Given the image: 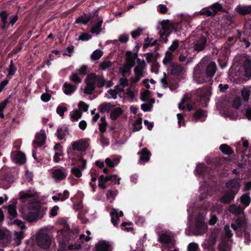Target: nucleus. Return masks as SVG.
<instances>
[{
	"label": "nucleus",
	"mask_w": 251,
	"mask_h": 251,
	"mask_svg": "<svg viewBox=\"0 0 251 251\" xmlns=\"http://www.w3.org/2000/svg\"><path fill=\"white\" fill-rule=\"evenodd\" d=\"M46 140V135L44 131L42 133H37L35 135V139L33 143L35 146V147L39 148L44 145Z\"/></svg>",
	"instance_id": "13"
},
{
	"label": "nucleus",
	"mask_w": 251,
	"mask_h": 251,
	"mask_svg": "<svg viewBox=\"0 0 251 251\" xmlns=\"http://www.w3.org/2000/svg\"><path fill=\"white\" fill-rule=\"evenodd\" d=\"M184 69L183 67L177 63H172L171 65V74L175 76L180 75Z\"/></svg>",
	"instance_id": "16"
},
{
	"label": "nucleus",
	"mask_w": 251,
	"mask_h": 251,
	"mask_svg": "<svg viewBox=\"0 0 251 251\" xmlns=\"http://www.w3.org/2000/svg\"><path fill=\"white\" fill-rule=\"evenodd\" d=\"M132 225V223L131 222H123L121 225V228L122 230H125L127 232H131L133 230V227L128 226Z\"/></svg>",
	"instance_id": "47"
},
{
	"label": "nucleus",
	"mask_w": 251,
	"mask_h": 251,
	"mask_svg": "<svg viewBox=\"0 0 251 251\" xmlns=\"http://www.w3.org/2000/svg\"><path fill=\"white\" fill-rule=\"evenodd\" d=\"M37 243L38 246L44 249L49 248L51 244L50 236L46 233H41L36 237Z\"/></svg>",
	"instance_id": "10"
},
{
	"label": "nucleus",
	"mask_w": 251,
	"mask_h": 251,
	"mask_svg": "<svg viewBox=\"0 0 251 251\" xmlns=\"http://www.w3.org/2000/svg\"><path fill=\"white\" fill-rule=\"evenodd\" d=\"M17 71V68L13 63L12 60L10 61V64L9 67L8 75H13Z\"/></svg>",
	"instance_id": "55"
},
{
	"label": "nucleus",
	"mask_w": 251,
	"mask_h": 251,
	"mask_svg": "<svg viewBox=\"0 0 251 251\" xmlns=\"http://www.w3.org/2000/svg\"><path fill=\"white\" fill-rule=\"evenodd\" d=\"M151 95V91L149 90H145L143 93L141 95V100L143 101H146L148 100Z\"/></svg>",
	"instance_id": "57"
},
{
	"label": "nucleus",
	"mask_w": 251,
	"mask_h": 251,
	"mask_svg": "<svg viewBox=\"0 0 251 251\" xmlns=\"http://www.w3.org/2000/svg\"><path fill=\"white\" fill-rule=\"evenodd\" d=\"M235 10L241 15H248L251 13V5L247 6L238 5L236 7Z\"/></svg>",
	"instance_id": "20"
},
{
	"label": "nucleus",
	"mask_w": 251,
	"mask_h": 251,
	"mask_svg": "<svg viewBox=\"0 0 251 251\" xmlns=\"http://www.w3.org/2000/svg\"><path fill=\"white\" fill-rule=\"evenodd\" d=\"M171 23L169 20H163L161 23V29L159 32L160 38L165 43L168 41V37L171 34Z\"/></svg>",
	"instance_id": "7"
},
{
	"label": "nucleus",
	"mask_w": 251,
	"mask_h": 251,
	"mask_svg": "<svg viewBox=\"0 0 251 251\" xmlns=\"http://www.w3.org/2000/svg\"><path fill=\"white\" fill-rule=\"evenodd\" d=\"M71 172L77 178H80L82 176V172L78 168H72Z\"/></svg>",
	"instance_id": "59"
},
{
	"label": "nucleus",
	"mask_w": 251,
	"mask_h": 251,
	"mask_svg": "<svg viewBox=\"0 0 251 251\" xmlns=\"http://www.w3.org/2000/svg\"><path fill=\"white\" fill-rule=\"evenodd\" d=\"M100 142L102 146H108L110 143L109 139L103 134H100Z\"/></svg>",
	"instance_id": "60"
},
{
	"label": "nucleus",
	"mask_w": 251,
	"mask_h": 251,
	"mask_svg": "<svg viewBox=\"0 0 251 251\" xmlns=\"http://www.w3.org/2000/svg\"><path fill=\"white\" fill-rule=\"evenodd\" d=\"M142 31L143 30L141 28L138 27L137 29L133 30L131 32V35L133 38L136 39L140 36Z\"/></svg>",
	"instance_id": "63"
},
{
	"label": "nucleus",
	"mask_w": 251,
	"mask_h": 251,
	"mask_svg": "<svg viewBox=\"0 0 251 251\" xmlns=\"http://www.w3.org/2000/svg\"><path fill=\"white\" fill-rule=\"evenodd\" d=\"M97 75L95 73L88 74L85 79L86 87L84 89V93L86 94H92L95 90L96 86V79Z\"/></svg>",
	"instance_id": "8"
},
{
	"label": "nucleus",
	"mask_w": 251,
	"mask_h": 251,
	"mask_svg": "<svg viewBox=\"0 0 251 251\" xmlns=\"http://www.w3.org/2000/svg\"><path fill=\"white\" fill-rule=\"evenodd\" d=\"M218 238V233L216 231H213L208 240L204 245V249L211 251H214V246L216 244L217 239Z\"/></svg>",
	"instance_id": "11"
},
{
	"label": "nucleus",
	"mask_w": 251,
	"mask_h": 251,
	"mask_svg": "<svg viewBox=\"0 0 251 251\" xmlns=\"http://www.w3.org/2000/svg\"><path fill=\"white\" fill-rule=\"evenodd\" d=\"M32 156L38 163H41L44 158V156L38 151L37 147H34L32 150Z\"/></svg>",
	"instance_id": "33"
},
{
	"label": "nucleus",
	"mask_w": 251,
	"mask_h": 251,
	"mask_svg": "<svg viewBox=\"0 0 251 251\" xmlns=\"http://www.w3.org/2000/svg\"><path fill=\"white\" fill-rule=\"evenodd\" d=\"M243 69L244 70V75L246 77H251V60L246 59L243 62Z\"/></svg>",
	"instance_id": "24"
},
{
	"label": "nucleus",
	"mask_w": 251,
	"mask_h": 251,
	"mask_svg": "<svg viewBox=\"0 0 251 251\" xmlns=\"http://www.w3.org/2000/svg\"><path fill=\"white\" fill-rule=\"evenodd\" d=\"M92 19V17L91 15L84 14L83 15L79 16L76 19L75 23L86 25Z\"/></svg>",
	"instance_id": "26"
},
{
	"label": "nucleus",
	"mask_w": 251,
	"mask_h": 251,
	"mask_svg": "<svg viewBox=\"0 0 251 251\" xmlns=\"http://www.w3.org/2000/svg\"><path fill=\"white\" fill-rule=\"evenodd\" d=\"M96 251H111L110 244L105 241L99 242L95 246Z\"/></svg>",
	"instance_id": "19"
},
{
	"label": "nucleus",
	"mask_w": 251,
	"mask_h": 251,
	"mask_svg": "<svg viewBox=\"0 0 251 251\" xmlns=\"http://www.w3.org/2000/svg\"><path fill=\"white\" fill-rule=\"evenodd\" d=\"M242 234H244V237L245 239L244 243L247 245H249L251 242V234L248 231L247 228L243 229V231L239 232L238 231L237 232V235L241 236Z\"/></svg>",
	"instance_id": "35"
},
{
	"label": "nucleus",
	"mask_w": 251,
	"mask_h": 251,
	"mask_svg": "<svg viewBox=\"0 0 251 251\" xmlns=\"http://www.w3.org/2000/svg\"><path fill=\"white\" fill-rule=\"evenodd\" d=\"M158 241L162 244L170 245L172 247L175 246V244L172 241V237L165 233L159 234Z\"/></svg>",
	"instance_id": "15"
},
{
	"label": "nucleus",
	"mask_w": 251,
	"mask_h": 251,
	"mask_svg": "<svg viewBox=\"0 0 251 251\" xmlns=\"http://www.w3.org/2000/svg\"><path fill=\"white\" fill-rule=\"evenodd\" d=\"M198 248V245L194 242L190 243L188 246V251H197Z\"/></svg>",
	"instance_id": "64"
},
{
	"label": "nucleus",
	"mask_w": 251,
	"mask_h": 251,
	"mask_svg": "<svg viewBox=\"0 0 251 251\" xmlns=\"http://www.w3.org/2000/svg\"><path fill=\"white\" fill-rule=\"evenodd\" d=\"M0 17L1 19L0 27L2 30L7 28L8 14L6 11H2L0 13Z\"/></svg>",
	"instance_id": "28"
},
{
	"label": "nucleus",
	"mask_w": 251,
	"mask_h": 251,
	"mask_svg": "<svg viewBox=\"0 0 251 251\" xmlns=\"http://www.w3.org/2000/svg\"><path fill=\"white\" fill-rule=\"evenodd\" d=\"M11 156L13 160L16 163L24 164L25 162V155L21 151L13 152Z\"/></svg>",
	"instance_id": "17"
},
{
	"label": "nucleus",
	"mask_w": 251,
	"mask_h": 251,
	"mask_svg": "<svg viewBox=\"0 0 251 251\" xmlns=\"http://www.w3.org/2000/svg\"><path fill=\"white\" fill-rule=\"evenodd\" d=\"M67 130L68 129L67 128H65L64 130H63L62 127L58 128L55 134L60 140L63 139L66 135L65 132H66Z\"/></svg>",
	"instance_id": "48"
},
{
	"label": "nucleus",
	"mask_w": 251,
	"mask_h": 251,
	"mask_svg": "<svg viewBox=\"0 0 251 251\" xmlns=\"http://www.w3.org/2000/svg\"><path fill=\"white\" fill-rule=\"evenodd\" d=\"M67 111V108L65 106L59 105L56 108L57 113L61 117H63L64 115L65 112Z\"/></svg>",
	"instance_id": "61"
},
{
	"label": "nucleus",
	"mask_w": 251,
	"mask_h": 251,
	"mask_svg": "<svg viewBox=\"0 0 251 251\" xmlns=\"http://www.w3.org/2000/svg\"><path fill=\"white\" fill-rule=\"evenodd\" d=\"M70 233L72 232L68 225L65 226L63 229L58 231V234L62 235L64 237Z\"/></svg>",
	"instance_id": "45"
},
{
	"label": "nucleus",
	"mask_w": 251,
	"mask_h": 251,
	"mask_svg": "<svg viewBox=\"0 0 251 251\" xmlns=\"http://www.w3.org/2000/svg\"><path fill=\"white\" fill-rule=\"evenodd\" d=\"M207 167L204 164L200 163L197 165L195 170V174L196 176L205 175L207 172Z\"/></svg>",
	"instance_id": "23"
},
{
	"label": "nucleus",
	"mask_w": 251,
	"mask_h": 251,
	"mask_svg": "<svg viewBox=\"0 0 251 251\" xmlns=\"http://www.w3.org/2000/svg\"><path fill=\"white\" fill-rule=\"evenodd\" d=\"M146 67L145 61L143 60L142 65L138 64L134 69L135 75H138L142 77L145 76L144 70Z\"/></svg>",
	"instance_id": "22"
},
{
	"label": "nucleus",
	"mask_w": 251,
	"mask_h": 251,
	"mask_svg": "<svg viewBox=\"0 0 251 251\" xmlns=\"http://www.w3.org/2000/svg\"><path fill=\"white\" fill-rule=\"evenodd\" d=\"M71 81L75 83H79L81 82V79L78 76L77 74L73 73L70 76Z\"/></svg>",
	"instance_id": "58"
},
{
	"label": "nucleus",
	"mask_w": 251,
	"mask_h": 251,
	"mask_svg": "<svg viewBox=\"0 0 251 251\" xmlns=\"http://www.w3.org/2000/svg\"><path fill=\"white\" fill-rule=\"evenodd\" d=\"M7 210L10 219H13L17 217V212L15 205L13 204L9 205L7 207Z\"/></svg>",
	"instance_id": "36"
},
{
	"label": "nucleus",
	"mask_w": 251,
	"mask_h": 251,
	"mask_svg": "<svg viewBox=\"0 0 251 251\" xmlns=\"http://www.w3.org/2000/svg\"><path fill=\"white\" fill-rule=\"evenodd\" d=\"M251 95V91L249 89L244 88L241 91V96L245 102H248Z\"/></svg>",
	"instance_id": "43"
},
{
	"label": "nucleus",
	"mask_w": 251,
	"mask_h": 251,
	"mask_svg": "<svg viewBox=\"0 0 251 251\" xmlns=\"http://www.w3.org/2000/svg\"><path fill=\"white\" fill-rule=\"evenodd\" d=\"M121 178L118 177L116 175H109L104 176L101 175L98 179V186L100 188L105 189L106 188V183L108 181H111L114 184H120Z\"/></svg>",
	"instance_id": "6"
},
{
	"label": "nucleus",
	"mask_w": 251,
	"mask_h": 251,
	"mask_svg": "<svg viewBox=\"0 0 251 251\" xmlns=\"http://www.w3.org/2000/svg\"><path fill=\"white\" fill-rule=\"evenodd\" d=\"M131 68L128 66L126 64H124L122 68H120V73L121 75L125 76L126 74H130L131 72Z\"/></svg>",
	"instance_id": "50"
},
{
	"label": "nucleus",
	"mask_w": 251,
	"mask_h": 251,
	"mask_svg": "<svg viewBox=\"0 0 251 251\" xmlns=\"http://www.w3.org/2000/svg\"><path fill=\"white\" fill-rule=\"evenodd\" d=\"M219 149L223 153L226 155H231L234 153L231 148L226 144L221 145Z\"/></svg>",
	"instance_id": "34"
},
{
	"label": "nucleus",
	"mask_w": 251,
	"mask_h": 251,
	"mask_svg": "<svg viewBox=\"0 0 251 251\" xmlns=\"http://www.w3.org/2000/svg\"><path fill=\"white\" fill-rule=\"evenodd\" d=\"M114 107V105L109 102H103L100 104L98 107V110L101 113H103L106 111L109 112L112 108Z\"/></svg>",
	"instance_id": "29"
},
{
	"label": "nucleus",
	"mask_w": 251,
	"mask_h": 251,
	"mask_svg": "<svg viewBox=\"0 0 251 251\" xmlns=\"http://www.w3.org/2000/svg\"><path fill=\"white\" fill-rule=\"evenodd\" d=\"M64 93L68 95H71L74 92L76 88V87L74 86L70 83L65 82L63 84Z\"/></svg>",
	"instance_id": "31"
},
{
	"label": "nucleus",
	"mask_w": 251,
	"mask_h": 251,
	"mask_svg": "<svg viewBox=\"0 0 251 251\" xmlns=\"http://www.w3.org/2000/svg\"><path fill=\"white\" fill-rule=\"evenodd\" d=\"M71 120L72 121H77L82 116V112L77 109H75L74 111L73 114L70 113Z\"/></svg>",
	"instance_id": "41"
},
{
	"label": "nucleus",
	"mask_w": 251,
	"mask_h": 251,
	"mask_svg": "<svg viewBox=\"0 0 251 251\" xmlns=\"http://www.w3.org/2000/svg\"><path fill=\"white\" fill-rule=\"evenodd\" d=\"M225 186L223 196L220 199V201L225 204L230 203L235 199L241 187L240 180L237 178H233L227 181Z\"/></svg>",
	"instance_id": "1"
},
{
	"label": "nucleus",
	"mask_w": 251,
	"mask_h": 251,
	"mask_svg": "<svg viewBox=\"0 0 251 251\" xmlns=\"http://www.w3.org/2000/svg\"><path fill=\"white\" fill-rule=\"evenodd\" d=\"M236 223L238 228L239 229V230H238V231L239 232L243 231V229L247 228L246 222L244 221H242L240 219H237L236 221Z\"/></svg>",
	"instance_id": "49"
},
{
	"label": "nucleus",
	"mask_w": 251,
	"mask_h": 251,
	"mask_svg": "<svg viewBox=\"0 0 251 251\" xmlns=\"http://www.w3.org/2000/svg\"><path fill=\"white\" fill-rule=\"evenodd\" d=\"M51 171L52 177L56 181H61L65 179L68 174V170L62 166L54 167Z\"/></svg>",
	"instance_id": "9"
},
{
	"label": "nucleus",
	"mask_w": 251,
	"mask_h": 251,
	"mask_svg": "<svg viewBox=\"0 0 251 251\" xmlns=\"http://www.w3.org/2000/svg\"><path fill=\"white\" fill-rule=\"evenodd\" d=\"M219 251H230L231 245L229 240L223 239L218 245Z\"/></svg>",
	"instance_id": "25"
},
{
	"label": "nucleus",
	"mask_w": 251,
	"mask_h": 251,
	"mask_svg": "<svg viewBox=\"0 0 251 251\" xmlns=\"http://www.w3.org/2000/svg\"><path fill=\"white\" fill-rule=\"evenodd\" d=\"M206 117L205 111L202 109H197L195 112L193 114L192 120L195 122H197L198 120L204 121Z\"/></svg>",
	"instance_id": "18"
},
{
	"label": "nucleus",
	"mask_w": 251,
	"mask_h": 251,
	"mask_svg": "<svg viewBox=\"0 0 251 251\" xmlns=\"http://www.w3.org/2000/svg\"><path fill=\"white\" fill-rule=\"evenodd\" d=\"M208 227L205 222V217L202 213H199L195 219L193 233L196 236L202 235L206 233Z\"/></svg>",
	"instance_id": "5"
},
{
	"label": "nucleus",
	"mask_w": 251,
	"mask_h": 251,
	"mask_svg": "<svg viewBox=\"0 0 251 251\" xmlns=\"http://www.w3.org/2000/svg\"><path fill=\"white\" fill-rule=\"evenodd\" d=\"M217 71V65L214 62L209 63L204 72L198 71L195 73L197 81L200 83H203L210 81Z\"/></svg>",
	"instance_id": "2"
},
{
	"label": "nucleus",
	"mask_w": 251,
	"mask_h": 251,
	"mask_svg": "<svg viewBox=\"0 0 251 251\" xmlns=\"http://www.w3.org/2000/svg\"><path fill=\"white\" fill-rule=\"evenodd\" d=\"M123 112V110L120 107H116L114 108L113 109L111 110L110 112V118L113 120L115 121L117 119L118 117L122 114Z\"/></svg>",
	"instance_id": "30"
},
{
	"label": "nucleus",
	"mask_w": 251,
	"mask_h": 251,
	"mask_svg": "<svg viewBox=\"0 0 251 251\" xmlns=\"http://www.w3.org/2000/svg\"><path fill=\"white\" fill-rule=\"evenodd\" d=\"M200 14L201 15H206L207 17H214V13L207 8H203Z\"/></svg>",
	"instance_id": "62"
},
{
	"label": "nucleus",
	"mask_w": 251,
	"mask_h": 251,
	"mask_svg": "<svg viewBox=\"0 0 251 251\" xmlns=\"http://www.w3.org/2000/svg\"><path fill=\"white\" fill-rule=\"evenodd\" d=\"M112 65V63L110 61H104L100 63V68L102 70H106L110 68Z\"/></svg>",
	"instance_id": "54"
},
{
	"label": "nucleus",
	"mask_w": 251,
	"mask_h": 251,
	"mask_svg": "<svg viewBox=\"0 0 251 251\" xmlns=\"http://www.w3.org/2000/svg\"><path fill=\"white\" fill-rule=\"evenodd\" d=\"M111 216V222L114 226H116L118 222L120 221L118 214V210L116 209H112L110 212Z\"/></svg>",
	"instance_id": "27"
},
{
	"label": "nucleus",
	"mask_w": 251,
	"mask_h": 251,
	"mask_svg": "<svg viewBox=\"0 0 251 251\" xmlns=\"http://www.w3.org/2000/svg\"><path fill=\"white\" fill-rule=\"evenodd\" d=\"M96 82H97L98 87L101 88L105 85L106 80L102 75L99 76H97Z\"/></svg>",
	"instance_id": "52"
},
{
	"label": "nucleus",
	"mask_w": 251,
	"mask_h": 251,
	"mask_svg": "<svg viewBox=\"0 0 251 251\" xmlns=\"http://www.w3.org/2000/svg\"><path fill=\"white\" fill-rule=\"evenodd\" d=\"M103 55V52L100 50H95L91 54V57L92 60L99 59Z\"/></svg>",
	"instance_id": "46"
},
{
	"label": "nucleus",
	"mask_w": 251,
	"mask_h": 251,
	"mask_svg": "<svg viewBox=\"0 0 251 251\" xmlns=\"http://www.w3.org/2000/svg\"><path fill=\"white\" fill-rule=\"evenodd\" d=\"M140 154V161L147 162L149 161L151 156V152L146 148H143L141 151L138 152Z\"/></svg>",
	"instance_id": "21"
},
{
	"label": "nucleus",
	"mask_w": 251,
	"mask_h": 251,
	"mask_svg": "<svg viewBox=\"0 0 251 251\" xmlns=\"http://www.w3.org/2000/svg\"><path fill=\"white\" fill-rule=\"evenodd\" d=\"M118 193V191L117 190H108L106 194V196L108 200H114Z\"/></svg>",
	"instance_id": "51"
},
{
	"label": "nucleus",
	"mask_w": 251,
	"mask_h": 251,
	"mask_svg": "<svg viewBox=\"0 0 251 251\" xmlns=\"http://www.w3.org/2000/svg\"><path fill=\"white\" fill-rule=\"evenodd\" d=\"M89 146V144L85 139H80L72 144V148L68 150V154L72 160L75 159L76 151L84 152Z\"/></svg>",
	"instance_id": "4"
},
{
	"label": "nucleus",
	"mask_w": 251,
	"mask_h": 251,
	"mask_svg": "<svg viewBox=\"0 0 251 251\" xmlns=\"http://www.w3.org/2000/svg\"><path fill=\"white\" fill-rule=\"evenodd\" d=\"M30 209L33 211H30L24 216V218L28 222H32L42 218L45 214L47 208L42 207L39 203H34L29 206Z\"/></svg>",
	"instance_id": "3"
},
{
	"label": "nucleus",
	"mask_w": 251,
	"mask_h": 251,
	"mask_svg": "<svg viewBox=\"0 0 251 251\" xmlns=\"http://www.w3.org/2000/svg\"><path fill=\"white\" fill-rule=\"evenodd\" d=\"M242 100L240 97H237L234 98L232 101V106L236 108H239L241 105Z\"/></svg>",
	"instance_id": "56"
},
{
	"label": "nucleus",
	"mask_w": 251,
	"mask_h": 251,
	"mask_svg": "<svg viewBox=\"0 0 251 251\" xmlns=\"http://www.w3.org/2000/svg\"><path fill=\"white\" fill-rule=\"evenodd\" d=\"M126 56L127 57L126 64L132 68L135 65V60L138 57L137 52L132 53L131 51H127L126 53Z\"/></svg>",
	"instance_id": "14"
},
{
	"label": "nucleus",
	"mask_w": 251,
	"mask_h": 251,
	"mask_svg": "<svg viewBox=\"0 0 251 251\" xmlns=\"http://www.w3.org/2000/svg\"><path fill=\"white\" fill-rule=\"evenodd\" d=\"M206 43V38L204 36H201L194 44V50L198 52L202 51L205 48Z\"/></svg>",
	"instance_id": "12"
},
{
	"label": "nucleus",
	"mask_w": 251,
	"mask_h": 251,
	"mask_svg": "<svg viewBox=\"0 0 251 251\" xmlns=\"http://www.w3.org/2000/svg\"><path fill=\"white\" fill-rule=\"evenodd\" d=\"M173 59V55L172 52L167 51L165 53V57L163 60V63L165 65H167L168 64L172 63Z\"/></svg>",
	"instance_id": "40"
},
{
	"label": "nucleus",
	"mask_w": 251,
	"mask_h": 251,
	"mask_svg": "<svg viewBox=\"0 0 251 251\" xmlns=\"http://www.w3.org/2000/svg\"><path fill=\"white\" fill-rule=\"evenodd\" d=\"M0 180L2 183L5 181L8 183H11L14 180V177L10 173H6L1 176Z\"/></svg>",
	"instance_id": "38"
},
{
	"label": "nucleus",
	"mask_w": 251,
	"mask_h": 251,
	"mask_svg": "<svg viewBox=\"0 0 251 251\" xmlns=\"http://www.w3.org/2000/svg\"><path fill=\"white\" fill-rule=\"evenodd\" d=\"M251 201V199L249 195L247 193L243 194L240 197V203L246 207L250 205Z\"/></svg>",
	"instance_id": "37"
},
{
	"label": "nucleus",
	"mask_w": 251,
	"mask_h": 251,
	"mask_svg": "<svg viewBox=\"0 0 251 251\" xmlns=\"http://www.w3.org/2000/svg\"><path fill=\"white\" fill-rule=\"evenodd\" d=\"M142 118H138L137 120L133 123L134 126L133 131H138L142 129Z\"/></svg>",
	"instance_id": "44"
},
{
	"label": "nucleus",
	"mask_w": 251,
	"mask_h": 251,
	"mask_svg": "<svg viewBox=\"0 0 251 251\" xmlns=\"http://www.w3.org/2000/svg\"><path fill=\"white\" fill-rule=\"evenodd\" d=\"M37 196L36 193H32L30 191L26 193H20V199L21 200H26L28 198H32Z\"/></svg>",
	"instance_id": "42"
},
{
	"label": "nucleus",
	"mask_w": 251,
	"mask_h": 251,
	"mask_svg": "<svg viewBox=\"0 0 251 251\" xmlns=\"http://www.w3.org/2000/svg\"><path fill=\"white\" fill-rule=\"evenodd\" d=\"M210 8L212 10V12L214 13V16L218 13L219 11H223V6L222 4L218 2H216L211 5L210 6Z\"/></svg>",
	"instance_id": "39"
},
{
	"label": "nucleus",
	"mask_w": 251,
	"mask_h": 251,
	"mask_svg": "<svg viewBox=\"0 0 251 251\" xmlns=\"http://www.w3.org/2000/svg\"><path fill=\"white\" fill-rule=\"evenodd\" d=\"M103 23L102 20H100L98 23L93 25L90 30V32L92 33H96L99 34L101 30V25Z\"/></svg>",
	"instance_id": "32"
},
{
	"label": "nucleus",
	"mask_w": 251,
	"mask_h": 251,
	"mask_svg": "<svg viewBox=\"0 0 251 251\" xmlns=\"http://www.w3.org/2000/svg\"><path fill=\"white\" fill-rule=\"evenodd\" d=\"M119 162V161L117 159H115L114 161H113L109 158H107L105 160V163L107 166L110 168H113L116 165H117Z\"/></svg>",
	"instance_id": "53"
}]
</instances>
